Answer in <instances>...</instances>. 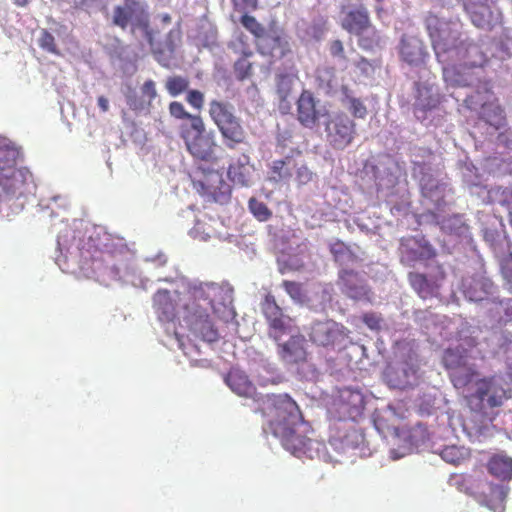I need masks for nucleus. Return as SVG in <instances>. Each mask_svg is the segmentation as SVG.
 Segmentation results:
<instances>
[{
  "mask_svg": "<svg viewBox=\"0 0 512 512\" xmlns=\"http://www.w3.org/2000/svg\"><path fill=\"white\" fill-rule=\"evenodd\" d=\"M452 385L462 395L469 410L482 422H492L498 414L496 409L509 398L496 376L481 377L478 370L453 375Z\"/></svg>",
  "mask_w": 512,
  "mask_h": 512,
  "instance_id": "obj_1",
  "label": "nucleus"
},
{
  "mask_svg": "<svg viewBox=\"0 0 512 512\" xmlns=\"http://www.w3.org/2000/svg\"><path fill=\"white\" fill-rule=\"evenodd\" d=\"M259 409L265 418L266 432L283 435L292 425H305L296 401L287 393L267 394L260 399Z\"/></svg>",
  "mask_w": 512,
  "mask_h": 512,
  "instance_id": "obj_2",
  "label": "nucleus"
},
{
  "mask_svg": "<svg viewBox=\"0 0 512 512\" xmlns=\"http://www.w3.org/2000/svg\"><path fill=\"white\" fill-rule=\"evenodd\" d=\"M424 26L436 57L448 61L466 37L459 19H445L429 12L424 18Z\"/></svg>",
  "mask_w": 512,
  "mask_h": 512,
  "instance_id": "obj_3",
  "label": "nucleus"
},
{
  "mask_svg": "<svg viewBox=\"0 0 512 512\" xmlns=\"http://www.w3.org/2000/svg\"><path fill=\"white\" fill-rule=\"evenodd\" d=\"M209 115L218 128L223 143L228 149H236L248 144V135L241 120L233 112V107L223 101L209 103Z\"/></svg>",
  "mask_w": 512,
  "mask_h": 512,
  "instance_id": "obj_4",
  "label": "nucleus"
},
{
  "mask_svg": "<svg viewBox=\"0 0 512 512\" xmlns=\"http://www.w3.org/2000/svg\"><path fill=\"white\" fill-rule=\"evenodd\" d=\"M341 27L357 36V43L364 50L371 51L381 45V34L372 24L369 11L364 6L347 11L341 20Z\"/></svg>",
  "mask_w": 512,
  "mask_h": 512,
  "instance_id": "obj_5",
  "label": "nucleus"
},
{
  "mask_svg": "<svg viewBox=\"0 0 512 512\" xmlns=\"http://www.w3.org/2000/svg\"><path fill=\"white\" fill-rule=\"evenodd\" d=\"M180 137L183 139L187 151L197 160L217 163L216 154L218 144L212 131L207 132L202 120L194 127H187V124L180 125Z\"/></svg>",
  "mask_w": 512,
  "mask_h": 512,
  "instance_id": "obj_6",
  "label": "nucleus"
},
{
  "mask_svg": "<svg viewBox=\"0 0 512 512\" xmlns=\"http://www.w3.org/2000/svg\"><path fill=\"white\" fill-rule=\"evenodd\" d=\"M193 189L201 196L215 202H225L230 197V187L216 169L197 167L191 174Z\"/></svg>",
  "mask_w": 512,
  "mask_h": 512,
  "instance_id": "obj_7",
  "label": "nucleus"
},
{
  "mask_svg": "<svg viewBox=\"0 0 512 512\" xmlns=\"http://www.w3.org/2000/svg\"><path fill=\"white\" fill-rule=\"evenodd\" d=\"M123 3L113 9L112 23L126 29L129 25L145 31L147 40L153 47V35L149 30V16L141 0H122Z\"/></svg>",
  "mask_w": 512,
  "mask_h": 512,
  "instance_id": "obj_8",
  "label": "nucleus"
},
{
  "mask_svg": "<svg viewBox=\"0 0 512 512\" xmlns=\"http://www.w3.org/2000/svg\"><path fill=\"white\" fill-rule=\"evenodd\" d=\"M309 337L316 345L340 349L346 345L349 330L334 320L317 321L312 324Z\"/></svg>",
  "mask_w": 512,
  "mask_h": 512,
  "instance_id": "obj_9",
  "label": "nucleus"
},
{
  "mask_svg": "<svg viewBox=\"0 0 512 512\" xmlns=\"http://www.w3.org/2000/svg\"><path fill=\"white\" fill-rule=\"evenodd\" d=\"M326 138L332 148L343 150L349 146L356 135V124L344 112L336 113L325 127Z\"/></svg>",
  "mask_w": 512,
  "mask_h": 512,
  "instance_id": "obj_10",
  "label": "nucleus"
},
{
  "mask_svg": "<svg viewBox=\"0 0 512 512\" xmlns=\"http://www.w3.org/2000/svg\"><path fill=\"white\" fill-rule=\"evenodd\" d=\"M259 53L267 56L272 62L286 58L292 54L291 44L282 28L271 27L259 42H256Z\"/></svg>",
  "mask_w": 512,
  "mask_h": 512,
  "instance_id": "obj_11",
  "label": "nucleus"
},
{
  "mask_svg": "<svg viewBox=\"0 0 512 512\" xmlns=\"http://www.w3.org/2000/svg\"><path fill=\"white\" fill-rule=\"evenodd\" d=\"M184 308L187 310L184 319L195 338L209 343L219 339L218 330L211 321L207 309L190 307L188 304H185Z\"/></svg>",
  "mask_w": 512,
  "mask_h": 512,
  "instance_id": "obj_12",
  "label": "nucleus"
},
{
  "mask_svg": "<svg viewBox=\"0 0 512 512\" xmlns=\"http://www.w3.org/2000/svg\"><path fill=\"white\" fill-rule=\"evenodd\" d=\"M300 425H292L288 427L283 435H274L281 441L282 446L291 454L298 458L313 459L314 454L318 452L320 443L308 438L298 432Z\"/></svg>",
  "mask_w": 512,
  "mask_h": 512,
  "instance_id": "obj_13",
  "label": "nucleus"
},
{
  "mask_svg": "<svg viewBox=\"0 0 512 512\" xmlns=\"http://www.w3.org/2000/svg\"><path fill=\"white\" fill-rule=\"evenodd\" d=\"M445 278L446 273L440 265H437L436 272L429 277L419 272H410L408 274V281L412 289L424 300L439 295L441 284Z\"/></svg>",
  "mask_w": 512,
  "mask_h": 512,
  "instance_id": "obj_14",
  "label": "nucleus"
},
{
  "mask_svg": "<svg viewBox=\"0 0 512 512\" xmlns=\"http://www.w3.org/2000/svg\"><path fill=\"white\" fill-rule=\"evenodd\" d=\"M32 182V174L26 168H15L13 172L0 171V188L5 198H19L25 195Z\"/></svg>",
  "mask_w": 512,
  "mask_h": 512,
  "instance_id": "obj_15",
  "label": "nucleus"
},
{
  "mask_svg": "<svg viewBox=\"0 0 512 512\" xmlns=\"http://www.w3.org/2000/svg\"><path fill=\"white\" fill-rule=\"evenodd\" d=\"M182 298L179 292L159 289L153 296V308L160 322L170 323L178 318Z\"/></svg>",
  "mask_w": 512,
  "mask_h": 512,
  "instance_id": "obj_16",
  "label": "nucleus"
},
{
  "mask_svg": "<svg viewBox=\"0 0 512 512\" xmlns=\"http://www.w3.org/2000/svg\"><path fill=\"white\" fill-rule=\"evenodd\" d=\"M448 61L458 63L465 68H474L483 66L487 62V57L481 47L466 35Z\"/></svg>",
  "mask_w": 512,
  "mask_h": 512,
  "instance_id": "obj_17",
  "label": "nucleus"
},
{
  "mask_svg": "<svg viewBox=\"0 0 512 512\" xmlns=\"http://www.w3.org/2000/svg\"><path fill=\"white\" fill-rule=\"evenodd\" d=\"M260 307L269 328L274 332V339L277 340L279 334H283L288 328L290 317L283 313L271 293L265 295Z\"/></svg>",
  "mask_w": 512,
  "mask_h": 512,
  "instance_id": "obj_18",
  "label": "nucleus"
},
{
  "mask_svg": "<svg viewBox=\"0 0 512 512\" xmlns=\"http://www.w3.org/2000/svg\"><path fill=\"white\" fill-rule=\"evenodd\" d=\"M415 101H414V112L416 115L422 113V116L418 118H425L427 112L436 109L441 101L442 97L436 87L427 82H415Z\"/></svg>",
  "mask_w": 512,
  "mask_h": 512,
  "instance_id": "obj_19",
  "label": "nucleus"
},
{
  "mask_svg": "<svg viewBox=\"0 0 512 512\" xmlns=\"http://www.w3.org/2000/svg\"><path fill=\"white\" fill-rule=\"evenodd\" d=\"M399 54L402 61L410 66H420L425 64L429 54L424 42L411 35H403L399 44Z\"/></svg>",
  "mask_w": 512,
  "mask_h": 512,
  "instance_id": "obj_20",
  "label": "nucleus"
},
{
  "mask_svg": "<svg viewBox=\"0 0 512 512\" xmlns=\"http://www.w3.org/2000/svg\"><path fill=\"white\" fill-rule=\"evenodd\" d=\"M468 350L462 346L447 348L442 356V364L449 372V379L452 382L453 375L466 374L470 370H477L475 365L468 364Z\"/></svg>",
  "mask_w": 512,
  "mask_h": 512,
  "instance_id": "obj_21",
  "label": "nucleus"
},
{
  "mask_svg": "<svg viewBox=\"0 0 512 512\" xmlns=\"http://www.w3.org/2000/svg\"><path fill=\"white\" fill-rule=\"evenodd\" d=\"M489 489V494L479 490L476 500L482 505L487 507L492 512H505L506 499L508 496L509 488L503 485L495 484L492 482L484 483Z\"/></svg>",
  "mask_w": 512,
  "mask_h": 512,
  "instance_id": "obj_22",
  "label": "nucleus"
},
{
  "mask_svg": "<svg viewBox=\"0 0 512 512\" xmlns=\"http://www.w3.org/2000/svg\"><path fill=\"white\" fill-rule=\"evenodd\" d=\"M320 111L316 108V100L310 91L304 90L297 101V119L306 128H314L320 118Z\"/></svg>",
  "mask_w": 512,
  "mask_h": 512,
  "instance_id": "obj_23",
  "label": "nucleus"
},
{
  "mask_svg": "<svg viewBox=\"0 0 512 512\" xmlns=\"http://www.w3.org/2000/svg\"><path fill=\"white\" fill-rule=\"evenodd\" d=\"M338 285L343 293L353 299H360L368 294L367 286L358 272L342 269L338 275Z\"/></svg>",
  "mask_w": 512,
  "mask_h": 512,
  "instance_id": "obj_24",
  "label": "nucleus"
},
{
  "mask_svg": "<svg viewBox=\"0 0 512 512\" xmlns=\"http://www.w3.org/2000/svg\"><path fill=\"white\" fill-rule=\"evenodd\" d=\"M494 284L484 277H473L463 282V293L470 301L479 302L492 294Z\"/></svg>",
  "mask_w": 512,
  "mask_h": 512,
  "instance_id": "obj_25",
  "label": "nucleus"
},
{
  "mask_svg": "<svg viewBox=\"0 0 512 512\" xmlns=\"http://www.w3.org/2000/svg\"><path fill=\"white\" fill-rule=\"evenodd\" d=\"M484 483H486L485 478L475 477L464 473L452 474L448 480L449 486L457 489L459 492L473 496L474 498L478 495L479 490L484 487Z\"/></svg>",
  "mask_w": 512,
  "mask_h": 512,
  "instance_id": "obj_26",
  "label": "nucleus"
},
{
  "mask_svg": "<svg viewBox=\"0 0 512 512\" xmlns=\"http://www.w3.org/2000/svg\"><path fill=\"white\" fill-rule=\"evenodd\" d=\"M225 380L230 389L239 396L252 398L256 394V387L241 370H230Z\"/></svg>",
  "mask_w": 512,
  "mask_h": 512,
  "instance_id": "obj_27",
  "label": "nucleus"
},
{
  "mask_svg": "<svg viewBox=\"0 0 512 512\" xmlns=\"http://www.w3.org/2000/svg\"><path fill=\"white\" fill-rule=\"evenodd\" d=\"M488 472L502 480L512 479V458L504 453L494 454L487 463Z\"/></svg>",
  "mask_w": 512,
  "mask_h": 512,
  "instance_id": "obj_28",
  "label": "nucleus"
},
{
  "mask_svg": "<svg viewBox=\"0 0 512 512\" xmlns=\"http://www.w3.org/2000/svg\"><path fill=\"white\" fill-rule=\"evenodd\" d=\"M227 175L234 184L248 186L251 178L249 157L243 156L236 162L230 164L228 167Z\"/></svg>",
  "mask_w": 512,
  "mask_h": 512,
  "instance_id": "obj_29",
  "label": "nucleus"
},
{
  "mask_svg": "<svg viewBox=\"0 0 512 512\" xmlns=\"http://www.w3.org/2000/svg\"><path fill=\"white\" fill-rule=\"evenodd\" d=\"M221 287L216 283H200L191 288L190 293L194 301H205L207 306L213 308L216 296Z\"/></svg>",
  "mask_w": 512,
  "mask_h": 512,
  "instance_id": "obj_30",
  "label": "nucleus"
},
{
  "mask_svg": "<svg viewBox=\"0 0 512 512\" xmlns=\"http://www.w3.org/2000/svg\"><path fill=\"white\" fill-rule=\"evenodd\" d=\"M472 23L478 28H488L492 22V11L486 4H472L467 7Z\"/></svg>",
  "mask_w": 512,
  "mask_h": 512,
  "instance_id": "obj_31",
  "label": "nucleus"
},
{
  "mask_svg": "<svg viewBox=\"0 0 512 512\" xmlns=\"http://www.w3.org/2000/svg\"><path fill=\"white\" fill-rule=\"evenodd\" d=\"M482 118L486 123L496 129L503 127L506 122L504 109L495 103H486L483 105Z\"/></svg>",
  "mask_w": 512,
  "mask_h": 512,
  "instance_id": "obj_32",
  "label": "nucleus"
},
{
  "mask_svg": "<svg viewBox=\"0 0 512 512\" xmlns=\"http://www.w3.org/2000/svg\"><path fill=\"white\" fill-rule=\"evenodd\" d=\"M281 356L289 363H298L305 360L306 351L297 339L291 338L281 346Z\"/></svg>",
  "mask_w": 512,
  "mask_h": 512,
  "instance_id": "obj_33",
  "label": "nucleus"
},
{
  "mask_svg": "<svg viewBox=\"0 0 512 512\" xmlns=\"http://www.w3.org/2000/svg\"><path fill=\"white\" fill-rule=\"evenodd\" d=\"M19 150L8 143L0 144V171H11L18 168L17 159L19 157Z\"/></svg>",
  "mask_w": 512,
  "mask_h": 512,
  "instance_id": "obj_34",
  "label": "nucleus"
},
{
  "mask_svg": "<svg viewBox=\"0 0 512 512\" xmlns=\"http://www.w3.org/2000/svg\"><path fill=\"white\" fill-rule=\"evenodd\" d=\"M337 440L340 441L341 449H355L364 442V434L359 429L350 427L342 435L334 437V441Z\"/></svg>",
  "mask_w": 512,
  "mask_h": 512,
  "instance_id": "obj_35",
  "label": "nucleus"
},
{
  "mask_svg": "<svg viewBox=\"0 0 512 512\" xmlns=\"http://www.w3.org/2000/svg\"><path fill=\"white\" fill-rule=\"evenodd\" d=\"M330 253L333 256V259L336 263L343 265L348 261H353L356 259L354 253L350 250L349 246H347L341 240H335L330 244L329 247Z\"/></svg>",
  "mask_w": 512,
  "mask_h": 512,
  "instance_id": "obj_36",
  "label": "nucleus"
},
{
  "mask_svg": "<svg viewBox=\"0 0 512 512\" xmlns=\"http://www.w3.org/2000/svg\"><path fill=\"white\" fill-rule=\"evenodd\" d=\"M170 115L179 120H188L189 124L187 127H194L196 124L201 122L203 119L200 115H193L189 113L181 102L173 101L169 104Z\"/></svg>",
  "mask_w": 512,
  "mask_h": 512,
  "instance_id": "obj_37",
  "label": "nucleus"
},
{
  "mask_svg": "<svg viewBox=\"0 0 512 512\" xmlns=\"http://www.w3.org/2000/svg\"><path fill=\"white\" fill-rule=\"evenodd\" d=\"M342 91L344 93L342 102L348 107L353 117L364 119L367 115V108L364 103L359 98L350 95L347 87H343Z\"/></svg>",
  "mask_w": 512,
  "mask_h": 512,
  "instance_id": "obj_38",
  "label": "nucleus"
},
{
  "mask_svg": "<svg viewBox=\"0 0 512 512\" xmlns=\"http://www.w3.org/2000/svg\"><path fill=\"white\" fill-rule=\"evenodd\" d=\"M294 161L291 158L275 160L271 166L272 179L275 181L287 180L292 176Z\"/></svg>",
  "mask_w": 512,
  "mask_h": 512,
  "instance_id": "obj_39",
  "label": "nucleus"
},
{
  "mask_svg": "<svg viewBox=\"0 0 512 512\" xmlns=\"http://www.w3.org/2000/svg\"><path fill=\"white\" fill-rule=\"evenodd\" d=\"M240 23L248 32L254 36L256 42H259L267 32L265 27L252 15H242L240 18Z\"/></svg>",
  "mask_w": 512,
  "mask_h": 512,
  "instance_id": "obj_40",
  "label": "nucleus"
},
{
  "mask_svg": "<svg viewBox=\"0 0 512 512\" xmlns=\"http://www.w3.org/2000/svg\"><path fill=\"white\" fill-rule=\"evenodd\" d=\"M189 87L188 78L180 75H174L167 78L165 88L170 96L176 97L187 91Z\"/></svg>",
  "mask_w": 512,
  "mask_h": 512,
  "instance_id": "obj_41",
  "label": "nucleus"
},
{
  "mask_svg": "<svg viewBox=\"0 0 512 512\" xmlns=\"http://www.w3.org/2000/svg\"><path fill=\"white\" fill-rule=\"evenodd\" d=\"M436 256L435 250L430 245H424L421 251H413L405 249L402 251L401 261L410 263L423 259H430Z\"/></svg>",
  "mask_w": 512,
  "mask_h": 512,
  "instance_id": "obj_42",
  "label": "nucleus"
},
{
  "mask_svg": "<svg viewBox=\"0 0 512 512\" xmlns=\"http://www.w3.org/2000/svg\"><path fill=\"white\" fill-rule=\"evenodd\" d=\"M249 211L260 222L268 221L272 217V211L262 201L256 198H250L248 202Z\"/></svg>",
  "mask_w": 512,
  "mask_h": 512,
  "instance_id": "obj_43",
  "label": "nucleus"
},
{
  "mask_svg": "<svg viewBox=\"0 0 512 512\" xmlns=\"http://www.w3.org/2000/svg\"><path fill=\"white\" fill-rule=\"evenodd\" d=\"M181 38H182V32H181L180 28L171 29L167 33L166 38H165V48L162 50H153V52L155 54H157V53L162 54L165 51H167L172 54L176 50L178 44L181 42Z\"/></svg>",
  "mask_w": 512,
  "mask_h": 512,
  "instance_id": "obj_44",
  "label": "nucleus"
},
{
  "mask_svg": "<svg viewBox=\"0 0 512 512\" xmlns=\"http://www.w3.org/2000/svg\"><path fill=\"white\" fill-rule=\"evenodd\" d=\"M39 46L48 53L60 55L55 37L46 29H42L38 38Z\"/></svg>",
  "mask_w": 512,
  "mask_h": 512,
  "instance_id": "obj_45",
  "label": "nucleus"
},
{
  "mask_svg": "<svg viewBox=\"0 0 512 512\" xmlns=\"http://www.w3.org/2000/svg\"><path fill=\"white\" fill-rule=\"evenodd\" d=\"M440 456L447 463L457 465L465 458V452L462 448L452 445L445 447Z\"/></svg>",
  "mask_w": 512,
  "mask_h": 512,
  "instance_id": "obj_46",
  "label": "nucleus"
},
{
  "mask_svg": "<svg viewBox=\"0 0 512 512\" xmlns=\"http://www.w3.org/2000/svg\"><path fill=\"white\" fill-rule=\"evenodd\" d=\"M282 287L293 300L302 302L305 299V293L301 283L284 280L282 282Z\"/></svg>",
  "mask_w": 512,
  "mask_h": 512,
  "instance_id": "obj_47",
  "label": "nucleus"
},
{
  "mask_svg": "<svg viewBox=\"0 0 512 512\" xmlns=\"http://www.w3.org/2000/svg\"><path fill=\"white\" fill-rule=\"evenodd\" d=\"M234 73L236 75V78L240 81L249 78L252 74L251 62L246 57L238 59L234 63Z\"/></svg>",
  "mask_w": 512,
  "mask_h": 512,
  "instance_id": "obj_48",
  "label": "nucleus"
},
{
  "mask_svg": "<svg viewBox=\"0 0 512 512\" xmlns=\"http://www.w3.org/2000/svg\"><path fill=\"white\" fill-rule=\"evenodd\" d=\"M234 11L249 14L258 9V0H231Z\"/></svg>",
  "mask_w": 512,
  "mask_h": 512,
  "instance_id": "obj_49",
  "label": "nucleus"
},
{
  "mask_svg": "<svg viewBox=\"0 0 512 512\" xmlns=\"http://www.w3.org/2000/svg\"><path fill=\"white\" fill-rule=\"evenodd\" d=\"M362 321L371 330L379 331L382 328L383 319L380 314L376 312L364 313L362 316Z\"/></svg>",
  "mask_w": 512,
  "mask_h": 512,
  "instance_id": "obj_50",
  "label": "nucleus"
},
{
  "mask_svg": "<svg viewBox=\"0 0 512 512\" xmlns=\"http://www.w3.org/2000/svg\"><path fill=\"white\" fill-rule=\"evenodd\" d=\"M341 397L343 401L347 404H351L355 409L363 407L364 399L362 393L359 391L347 390L342 393Z\"/></svg>",
  "mask_w": 512,
  "mask_h": 512,
  "instance_id": "obj_51",
  "label": "nucleus"
},
{
  "mask_svg": "<svg viewBox=\"0 0 512 512\" xmlns=\"http://www.w3.org/2000/svg\"><path fill=\"white\" fill-rule=\"evenodd\" d=\"M186 101L197 110H201L204 105V94L199 90L187 91Z\"/></svg>",
  "mask_w": 512,
  "mask_h": 512,
  "instance_id": "obj_52",
  "label": "nucleus"
},
{
  "mask_svg": "<svg viewBox=\"0 0 512 512\" xmlns=\"http://www.w3.org/2000/svg\"><path fill=\"white\" fill-rule=\"evenodd\" d=\"M325 31H326V21L321 20L318 22H313L312 25L309 27L308 33L316 41H319L323 38Z\"/></svg>",
  "mask_w": 512,
  "mask_h": 512,
  "instance_id": "obj_53",
  "label": "nucleus"
},
{
  "mask_svg": "<svg viewBox=\"0 0 512 512\" xmlns=\"http://www.w3.org/2000/svg\"><path fill=\"white\" fill-rule=\"evenodd\" d=\"M329 51L334 58H338L344 61L347 60V57L344 52V45L341 40H332L329 44Z\"/></svg>",
  "mask_w": 512,
  "mask_h": 512,
  "instance_id": "obj_54",
  "label": "nucleus"
},
{
  "mask_svg": "<svg viewBox=\"0 0 512 512\" xmlns=\"http://www.w3.org/2000/svg\"><path fill=\"white\" fill-rule=\"evenodd\" d=\"M501 271L504 279L512 285V254L502 260Z\"/></svg>",
  "mask_w": 512,
  "mask_h": 512,
  "instance_id": "obj_55",
  "label": "nucleus"
},
{
  "mask_svg": "<svg viewBox=\"0 0 512 512\" xmlns=\"http://www.w3.org/2000/svg\"><path fill=\"white\" fill-rule=\"evenodd\" d=\"M500 203L510 208L509 223L512 227V187L505 188L501 193Z\"/></svg>",
  "mask_w": 512,
  "mask_h": 512,
  "instance_id": "obj_56",
  "label": "nucleus"
},
{
  "mask_svg": "<svg viewBox=\"0 0 512 512\" xmlns=\"http://www.w3.org/2000/svg\"><path fill=\"white\" fill-rule=\"evenodd\" d=\"M142 94L147 96L150 101L154 100L157 97V90L155 87V82L151 79L144 82L141 87Z\"/></svg>",
  "mask_w": 512,
  "mask_h": 512,
  "instance_id": "obj_57",
  "label": "nucleus"
},
{
  "mask_svg": "<svg viewBox=\"0 0 512 512\" xmlns=\"http://www.w3.org/2000/svg\"><path fill=\"white\" fill-rule=\"evenodd\" d=\"M97 102H98V106L100 107V109L103 112H107L108 111V109H109V102H108L107 98H105L104 96H99Z\"/></svg>",
  "mask_w": 512,
  "mask_h": 512,
  "instance_id": "obj_58",
  "label": "nucleus"
},
{
  "mask_svg": "<svg viewBox=\"0 0 512 512\" xmlns=\"http://www.w3.org/2000/svg\"><path fill=\"white\" fill-rule=\"evenodd\" d=\"M298 176L300 179H310L311 173L308 171L307 168H304V171L299 170Z\"/></svg>",
  "mask_w": 512,
  "mask_h": 512,
  "instance_id": "obj_59",
  "label": "nucleus"
},
{
  "mask_svg": "<svg viewBox=\"0 0 512 512\" xmlns=\"http://www.w3.org/2000/svg\"><path fill=\"white\" fill-rule=\"evenodd\" d=\"M376 1L379 3V5H377V6L375 7V12H376V14L379 16V15L383 12V7L381 6V3H382L384 0H376Z\"/></svg>",
  "mask_w": 512,
  "mask_h": 512,
  "instance_id": "obj_60",
  "label": "nucleus"
},
{
  "mask_svg": "<svg viewBox=\"0 0 512 512\" xmlns=\"http://www.w3.org/2000/svg\"><path fill=\"white\" fill-rule=\"evenodd\" d=\"M162 22L166 23V24L170 23L171 22V16L169 14H164L162 16Z\"/></svg>",
  "mask_w": 512,
  "mask_h": 512,
  "instance_id": "obj_61",
  "label": "nucleus"
},
{
  "mask_svg": "<svg viewBox=\"0 0 512 512\" xmlns=\"http://www.w3.org/2000/svg\"><path fill=\"white\" fill-rule=\"evenodd\" d=\"M27 3H28V0H15V4L20 7L27 5Z\"/></svg>",
  "mask_w": 512,
  "mask_h": 512,
  "instance_id": "obj_62",
  "label": "nucleus"
},
{
  "mask_svg": "<svg viewBox=\"0 0 512 512\" xmlns=\"http://www.w3.org/2000/svg\"><path fill=\"white\" fill-rule=\"evenodd\" d=\"M505 313L508 317H511L512 316V307H509V305L507 304V307L505 308Z\"/></svg>",
  "mask_w": 512,
  "mask_h": 512,
  "instance_id": "obj_63",
  "label": "nucleus"
}]
</instances>
